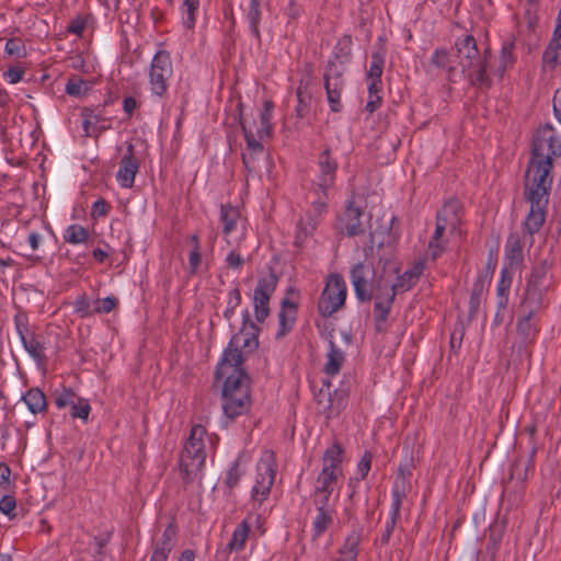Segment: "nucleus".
<instances>
[{
    "instance_id": "obj_44",
    "label": "nucleus",
    "mask_w": 561,
    "mask_h": 561,
    "mask_svg": "<svg viewBox=\"0 0 561 561\" xmlns=\"http://www.w3.org/2000/svg\"><path fill=\"white\" fill-rule=\"evenodd\" d=\"M339 500V493L333 497V493L328 492H312V503L316 506V510L321 511H334L335 504Z\"/></svg>"
},
{
    "instance_id": "obj_34",
    "label": "nucleus",
    "mask_w": 561,
    "mask_h": 561,
    "mask_svg": "<svg viewBox=\"0 0 561 561\" xmlns=\"http://www.w3.org/2000/svg\"><path fill=\"white\" fill-rule=\"evenodd\" d=\"M405 496V478L398 477L391 489V506L389 512L390 516L400 518L401 505Z\"/></svg>"
},
{
    "instance_id": "obj_16",
    "label": "nucleus",
    "mask_w": 561,
    "mask_h": 561,
    "mask_svg": "<svg viewBox=\"0 0 561 561\" xmlns=\"http://www.w3.org/2000/svg\"><path fill=\"white\" fill-rule=\"evenodd\" d=\"M139 171V160L135 156V147L128 142L126 152L119 161L116 173V181L123 188H131L135 183L136 174Z\"/></svg>"
},
{
    "instance_id": "obj_24",
    "label": "nucleus",
    "mask_w": 561,
    "mask_h": 561,
    "mask_svg": "<svg viewBox=\"0 0 561 561\" xmlns=\"http://www.w3.org/2000/svg\"><path fill=\"white\" fill-rule=\"evenodd\" d=\"M257 330L259 329L254 325V323H252L250 321H245L243 323V327L240 330V332L232 336L227 348L231 347V348H236V350L240 351L238 348V346L240 344L242 345V347H245L249 350L255 348L259 344L257 337H256Z\"/></svg>"
},
{
    "instance_id": "obj_62",
    "label": "nucleus",
    "mask_w": 561,
    "mask_h": 561,
    "mask_svg": "<svg viewBox=\"0 0 561 561\" xmlns=\"http://www.w3.org/2000/svg\"><path fill=\"white\" fill-rule=\"evenodd\" d=\"M201 264H202L201 248L196 249V247H193L188 253V272H190V274H192V275L196 274Z\"/></svg>"
},
{
    "instance_id": "obj_41",
    "label": "nucleus",
    "mask_w": 561,
    "mask_h": 561,
    "mask_svg": "<svg viewBox=\"0 0 561 561\" xmlns=\"http://www.w3.org/2000/svg\"><path fill=\"white\" fill-rule=\"evenodd\" d=\"M62 238L66 243L81 244L89 239V231L81 225L72 224L65 229Z\"/></svg>"
},
{
    "instance_id": "obj_6",
    "label": "nucleus",
    "mask_w": 561,
    "mask_h": 561,
    "mask_svg": "<svg viewBox=\"0 0 561 561\" xmlns=\"http://www.w3.org/2000/svg\"><path fill=\"white\" fill-rule=\"evenodd\" d=\"M172 75L173 66L170 53L164 49L158 50L148 70L149 91L154 101L161 102L167 98Z\"/></svg>"
},
{
    "instance_id": "obj_63",
    "label": "nucleus",
    "mask_w": 561,
    "mask_h": 561,
    "mask_svg": "<svg viewBox=\"0 0 561 561\" xmlns=\"http://www.w3.org/2000/svg\"><path fill=\"white\" fill-rule=\"evenodd\" d=\"M111 209V206L110 204L103 199V198H99L96 199L93 204H92V207H91V216L93 218H100V217H104L107 215V213L110 211Z\"/></svg>"
},
{
    "instance_id": "obj_50",
    "label": "nucleus",
    "mask_w": 561,
    "mask_h": 561,
    "mask_svg": "<svg viewBox=\"0 0 561 561\" xmlns=\"http://www.w3.org/2000/svg\"><path fill=\"white\" fill-rule=\"evenodd\" d=\"M548 274V265L547 262H542L540 265L536 266L530 277L527 282L528 286L539 287L541 289H547L546 278Z\"/></svg>"
},
{
    "instance_id": "obj_40",
    "label": "nucleus",
    "mask_w": 561,
    "mask_h": 561,
    "mask_svg": "<svg viewBox=\"0 0 561 561\" xmlns=\"http://www.w3.org/2000/svg\"><path fill=\"white\" fill-rule=\"evenodd\" d=\"M489 286H490L489 283L483 282L480 278H476L473 286H472L470 301H469L470 317H473L479 311L481 302H482V297H483L484 293L488 290Z\"/></svg>"
},
{
    "instance_id": "obj_10",
    "label": "nucleus",
    "mask_w": 561,
    "mask_h": 561,
    "mask_svg": "<svg viewBox=\"0 0 561 561\" xmlns=\"http://www.w3.org/2000/svg\"><path fill=\"white\" fill-rule=\"evenodd\" d=\"M264 520L261 514L249 513L241 523H239L231 534V538L227 543L228 552H241L245 548L249 539L255 537V533L263 535Z\"/></svg>"
},
{
    "instance_id": "obj_15",
    "label": "nucleus",
    "mask_w": 561,
    "mask_h": 561,
    "mask_svg": "<svg viewBox=\"0 0 561 561\" xmlns=\"http://www.w3.org/2000/svg\"><path fill=\"white\" fill-rule=\"evenodd\" d=\"M318 175L313 182V186L320 191H329L335 183L336 172L339 163L336 159L332 157L330 148L322 150L317 160Z\"/></svg>"
},
{
    "instance_id": "obj_19",
    "label": "nucleus",
    "mask_w": 561,
    "mask_h": 561,
    "mask_svg": "<svg viewBox=\"0 0 561 561\" xmlns=\"http://www.w3.org/2000/svg\"><path fill=\"white\" fill-rule=\"evenodd\" d=\"M436 221L448 229L449 234H455L459 230L461 222V205L458 199L447 201L437 211Z\"/></svg>"
},
{
    "instance_id": "obj_54",
    "label": "nucleus",
    "mask_w": 561,
    "mask_h": 561,
    "mask_svg": "<svg viewBox=\"0 0 561 561\" xmlns=\"http://www.w3.org/2000/svg\"><path fill=\"white\" fill-rule=\"evenodd\" d=\"M4 51L9 56H13L15 58H23L26 56V47L22 39L20 38H10L7 41L4 46Z\"/></svg>"
},
{
    "instance_id": "obj_26",
    "label": "nucleus",
    "mask_w": 561,
    "mask_h": 561,
    "mask_svg": "<svg viewBox=\"0 0 561 561\" xmlns=\"http://www.w3.org/2000/svg\"><path fill=\"white\" fill-rule=\"evenodd\" d=\"M547 289L526 285L520 302V312L538 313L545 306L543 296Z\"/></svg>"
},
{
    "instance_id": "obj_33",
    "label": "nucleus",
    "mask_w": 561,
    "mask_h": 561,
    "mask_svg": "<svg viewBox=\"0 0 561 561\" xmlns=\"http://www.w3.org/2000/svg\"><path fill=\"white\" fill-rule=\"evenodd\" d=\"M344 360V353L334 344L333 341H330L327 362L324 364V373L331 377L337 375Z\"/></svg>"
},
{
    "instance_id": "obj_52",
    "label": "nucleus",
    "mask_w": 561,
    "mask_h": 561,
    "mask_svg": "<svg viewBox=\"0 0 561 561\" xmlns=\"http://www.w3.org/2000/svg\"><path fill=\"white\" fill-rule=\"evenodd\" d=\"M78 398L71 388H62L59 392H56L55 403L58 409L70 408Z\"/></svg>"
},
{
    "instance_id": "obj_31",
    "label": "nucleus",
    "mask_w": 561,
    "mask_h": 561,
    "mask_svg": "<svg viewBox=\"0 0 561 561\" xmlns=\"http://www.w3.org/2000/svg\"><path fill=\"white\" fill-rule=\"evenodd\" d=\"M344 449L339 443L332 444L322 456V468L331 469L335 473L343 474L341 463L343 461Z\"/></svg>"
},
{
    "instance_id": "obj_51",
    "label": "nucleus",
    "mask_w": 561,
    "mask_h": 561,
    "mask_svg": "<svg viewBox=\"0 0 561 561\" xmlns=\"http://www.w3.org/2000/svg\"><path fill=\"white\" fill-rule=\"evenodd\" d=\"M91 412L90 403L87 399L78 398L76 402L70 407V415L73 419H80L87 422Z\"/></svg>"
},
{
    "instance_id": "obj_56",
    "label": "nucleus",
    "mask_w": 561,
    "mask_h": 561,
    "mask_svg": "<svg viewBox=\"0 0 561 561\" xmlns=\"http://www.w3.org/2000/svg\"><path fill=\"white\" fill-rule=\"evenodd\" d=\"M346 407V394L343 392L334 391V394L329 399L328 413L329 415H337Z\"/></svg>"
},
{
    "instance_id": "obj_20",
    "label": "nucleus",
    "mask_w": 561,
    "mask_h": 561,
    "mask_svg": "<svg viewBox=\"0 0 561 561\" xmlns=\"http://www.w3.org/2000/svg\"><path fill=\"white\" fill-rule=\"evenodd\" d=\"M241 214L238 207L222 204L219 211V220L222 224V233L228 245H232V233L238 230Z\"/></svg>"
},
{
    "instance_id": "obj_13",
    "label": "nucleus",
    "mask_w": 561,
    "mask_h": 561,
    "mask_svg": "<svg viewBox=\"0 0 561 561\" xmlns=\"http://www.w3.org/2000/svg\"><path fill=\"white\" fill-rule=\"evenodd\" d=\"M363 216V208L356 206L354 201H350L344 211L337 217L335 228L340 233L347 237L363 234L365 232V225L362 220Z\"/></svg>"
},
{
    "instance_id": "obj_42",
    "label": "nucleus",
    "mask_w": 561,
    "mask_h": 561,
    "mask_svg": "<svg viewBox=\"0 0 561 561\" xmlns=\"http://www.w3.org/2000/svg\"><path fill=\"white\" fill-rule=\"evenodd\" d=\"M245 232L242 230L238 240L233 241L232 249L226 255L225 263L227 267L232 270H239L244 264V257L240 253V242L244 239Z\"/></svg>"
},
{
    "instance_id": "obj_39",
    "label": "nucleus",
    "mask_w": 561,
    "mask_h": 561,
    "mask_svg": "<svg viewBox=\"0 0 561 561\" xmlns=\"http://www.w3.org/2000/svg\"><path fill=\"white\" fill-rule=\"evenodd\" d=\"M512 275L507 268L501 270V278L496 285V300L500 308H506L508 302V293L512 285Z\"/></svg>"
},
{
    "instance_id": "obj_35",
    "label": "nucleus",
    "mask_w": 561,
    "mask_h": 561,
    "mask_svg": "<svg viewBox=\"0 0 561 561\" xmlns=\"http://www.w3.org/2000/svg\"><path fill=\"white\" fill-rule=\"evenodd\" d=\"M318 224L319 220L316 217H311V215H307L306 218L300 219L297 224L295 244L302 247L313 234Z\"/></svg>"
},
{
    "instance_id": "obj_48",
    "label": "nucleus",
    "mask_w": 561,
    "mask_h": 561,
    "mask_svg": "<svg viewBox=\"0 0 561 561\" xmlns=\"http://www.w3.org/2000/svg\"><path fill=\"white\" fill-rule=\"evenodd\" d=\"M514 48H515V44L512 41H506L502 45L501 54H500V69H499L501 76L507 68L512 67L515 61Z\"/></svg>"
},
{
    "instance_id": "obj_29",
    "label": "nucleus",
    "mask_w": 561,
    "mask_h": 561,
    "mask_svg": "<svg viewBox=\"0 0 561 561\" xmlns=\"http://www.w3.org/2000/svg\"><path fill=\"white\" fill-rule=\"evenodd\" d=\"M21 400L25 403L28 411L36 415L47 410V400L45 393L39 388L28 389Z\"/></svg>"
},
{
    "instance_id": "obj_45",
    "label": "nucleus",
    "mask_w": 561,
    "mask_h": 561,
    "mask_svg": "<svg viewBox=\"0 0 561 561\" xmlns=\"http://www.w3.org/2000/svg\"><path fill=\"white\" fill-rule=\"evenodd\" d=\"M82 128L88 137L98 136L101 130L96 128V124L101 122V116L93 110L84 108L82 111Z\"/></svg>"
},
{
    "instance_id": "obj_3",
    "label": "nucleus",
    "mask_w": 561,
    "mask_h": 561,
    "mask_svg": "<svg viewBox=\"0 0 561 561\" xmlns=\"http://www.w3.org/2000/svg\"><path fill=\"white\" fill-rule=\"evenodd\" d=\"M241 351L226 348L217 365L216 379L222 380V411L227 419L234 420L245 414L251 407L250 378L241 367Z\"/></svg>"
},
{
    "instance_id": "obj_30",
    "label": "nucleus",
    "mask_w": 561,
    "mask_h": 561,
    "mask_svg": "<svg viewBox=\"0 0 561 561\" xmlns=\"http://www.w3.org/2000/svg\"><path fill=\"white\" fill-rule=\"evenodd\" d=\"M273 108V102L270 100H265L263 103V107L260 111V122L259 124L254 122V133L260 139H264L265 137H268L272 134L273 125L271 121Z\"/></svg>"
},
{
    "instance_id": "obj_23",
    "label": "nucleus",
    "mask_w": 561,
    "mask_h": 561,
    "mask_svg": "<svg viewBox=\"0 0 561 561\" xmlns=\"http://www.w3.org/2000/svg\"><path fill=\"white\" fill-rule=\"evenodd\" d=\"M516 331L524 343L533 342L539 332V319L537 314L520 312L516 322Z\"/></svg>"
},
{
    "instance_id": "obj_22",
    "label": "nucleus",
    "mask_w": 561,
    "mask_h": 561,
    "mask_svg": "<svg viewBox=\"0 0 561 561\" xmlns=\"http://www.w3.org/2000/svg\"><path fill=\"white\" fill-rule=\"evenodd\" d=\"M176 543V528L169 524L163 530L161 537L156 541L151 559L158 561H168L170 552Z\"/></svg>"
},
{
    "instance_id": "obj_7",
    "label": "nucleus",
    "mask_w": 561,
    "mask_h": 561,
    "mask_svg": "<svg viewBox=\"0 0 561 561\" xmlns=\"http://www.w3.org/2000/svg\"><path fill=\"white\" fill-rule=\"evenodd\" d=\"M14 328L26 353L37 365H44L47 360L46 352L49 340L43 333L30 330L28 318L24 312H18L13 319Z\"/></svg>"
},
{
    "instance_id": "obj_27",
    "label": "nucleus",
    "mask_w": 561,
    "mask_h": 561,
    "mask_svg": "<svg viewBox=\"0 0 561 561\" xmlns=\"http://www.w3.org/2000/svg\"><path fill=\"white\" fill-rule=\"evenodd\" d=\"M362 541V533L353 529L345 538L343 545L339 549V561H356L358 556V546Z\"/></svg>"
},
{
    "instance_id": "obj_61",
    "label": "nucleus",
    "mask_w": 561,
    "mask_h": 561,
    "mask_svg": "<svg viewBox=\"0 0 561 561\" xmlns=\"http://www.w3.org/2000/svg\"><path fill=\"white\" fill-rule=\"evenodd\" d=\"M371 458V454L369 451H365L362 459L357 463V478H359L360 480H364L367 477L368 472L370 471Z\"/></svg>"
},
{
    "instance_id": "obj_25",
    "label": "nucleus",
    "mask_w": 561,
    "mask_h": 561,
    "mask_svg": "<svg viewBox=\"0 0 561 561\" xmlns=\"http://www.w3.org/2000/svg\"><path fill=\"white\" fill-rule=\"evenodd\" d=\"M297 318V304L288 299H284L282 308L278 313L279 328L276 332V337H283L291 331Z\"/></svg>"
},
{
    "instance_id": "obj_32",
    "label": "nucleus",
    "mask_w": 561,
    "mask_h": 561,
    "mask_svg": "<svg viewBox=\"0 0 561 561\" xmlns=\"http://www.w3.org/2000/svg\"><path fill=\"white\" fill-rule=\"evenodd\" d=\"M316 511L317 513L311 524V538L313 541L320 538L331 527L335 515L334 511Z\"/></svg>"
},
{
    "instance_id": "obj_21",
    "label": "nucleus",
    "mask_w": 561,
    "mask_h": 561,
    "mask_svg": "<svg viewBox=\"0 0 561 561\" xmlns=\"http://www.w3.org/2000/svg\"><path fill=\"white\" fill-rule=\"evenodd\" d=\"M533 468L531 459L527 461L518 460L511 468L510 481L505 486V492L510 493L511 490L520 496L525 489V483L528 479V471Z\"/></svg>"
},
{
    "instance_id": "obj_53",
    "label": "nucleus",
    "mask_w": 561,
    "mask_h": 561,
    "mask_svg": "<svg viewBox=\"0 0 561 561\" xmlns=\"http://www.w3.org/2000/svg\"><path fill=\"white\" fill-rule=\"evenodd\" d=\"M65 91L70 96L81 98L87 92V82L80 78L72 77L66 83Z\"/></svg>"
},
{
    "instance_id": "obj_28",
    "label": "nucleus",
    "mask_w": 561,
    "mask_h": 561,
    "mask_svg": "<svg viewBox=\"0 0 561 561\" xmlns=\"http://www.w3.org/2000/svg\"><path fill=\"white\" fill-rule=\"evenodd\" d=\"M448 229L436 221L434 233L428 242V254L432 260H437L447 249Z\"/></svg>"
},
{
    "instance_id": "obj_49",
    "label": "nucleus",
    "mask_w": 561,
    "mask_h": 561,
    "mask_svg": "<svg viewBox=\"0 0 561 561\" xmlns=\"http://www.w3.org/2000/svg\"><path fill=\"white\" fill-rule=\"evenodd\" d=\"M243 472L240 469L239 460L236 459L228 468L225 474L224 484L230 493L240 482Z\"/></svg>"
},
{
    "instance_id": "obj_12",
    "label": "nucleus",
    "mask_w": 561,
    "mask_h": 561,
    "mask_svg": "<svg viewBox=\"0 0 561 561\" xmlns=\"http://www.w3.org/2000/svg\"><path fill=\"white\" fill-rule=\"evenodd\" d=\"M343 68L329 60L324 71V89L330 110L339 113L342 110L341 95L344 89Z\"/></svg>"
},
{
    "instance_id": "obj_9",
    "label": "nucleus",
    "mask_w": 561,
    "mask_h": 561,
    "mask_svg": "<svg viewBox=\"0 0 561 561\" xmlns=\"http://www.w3.org/2000/svg\"><path fill=\"white\" fill-rule=\"evenodd\" d=\"M347 286L342 275H328L325 286L318 300V311L323 318L332 317L345 304Z\"/></svg>"
},
{
    "instance_id": "obj_57",
    "label": "nucleus",
    "mask_w": 561,
    "mask_h": 561,
    "mask_svg": "<svg viewBox=\"0 0 561 561\" xmlns=\"http://www.w3.org/2000/svg\"><path fill=\"white\" fill-rule=\"evenodd\" d=\"M117 298L108 296L102 299H96L93 302V311L94 313H110L117 307Z\"/></svg>"
},
{
    "instance_id": "obj_18",
    "label": "nucleus",
    "mask_w": 561,
    "mask_h": 561,
    "mask_svg": "<svg viewBox=\"0 0 561 561\" xmlns=\"http://www.w3.org/2000/svg\"><path fill=\"white\" fill-rule=\"evenodd\" d=\"M241 128L244 134L245 142H247V152L242 153V161L244 167L249 171L254 170V154L263 152V145L261 142L262 139H260L256 134L254 133L252 126L248 124L245 118L242 116L239 121Z\"/></svg>"
},
{
    "instance_id": "obj_1",
    "label": "nucleus",
    "mask_w": 561,
    "mask_h": 561,
    "mask_svg": "<svg viewBox=\"0 0 561 561\" xmlns=\"http://www.w3.org/2000/svg\"><path fill=\"white\" fill-rule=\"evenodd\" d=\"M561 156V141L552 125L540 126L533 140L531 159L525 174L524 195L529 210L524 228L529 239L538 233L547 219L549 195L552 185L553 159Z\"/></svg>"
},
{
    "instance_id": "obj_58",
    "label": "nucleus",
    "mask_w": 561,
    "mask_h": 561,
    "mask_svg": "<svg viewBox=\"0 0 561 561\" xmlns=\"http://www.w3.org/2000/svg\"><path fill=\"white\" fill-rule=\"evenodd\" d=\"M16 500L13 495L5 494L0 499V512L5 515L10 520L16 518Z\"/></svg>"
},
{
    "instance_id": "obj_37",
    "label": "nucleus",
    "mask_w": 561,
    "mask_h": 561,
    "mask_svg": "<svg viewBox=\"0 0 561 561\" xmlns=\"http://www.w3.org/2000/svg\"><path fill=\"white\" fill-rule=\"evenodd\" d=\"M261 2L262 0H250L249 9L245 14L247 21L250 26V32L252 36L255 37L257 41H260L261 38V33L259 28L262 19Z\"/></svg>"
},
{
    "instance_id": "obj_43",
    "label": "nucleus",
    "mask_w": 561,
    "mask_h": 561,
    "mask_svg": "<svg viewBox=\"0 0 561 561\" xmlns=\"http://www.w3.org/2000/svg\"><path fill=\"white\" fill-rule=\"evenodd\" d=\"M199 8V0H183L182 1V19L183 25L187 30H193L196 23V13Z\"/></svg>"
},
{
    "instance_id": "obj_4",
    "label": "nucleus",
    "mask_w": 561,
    "mask_h": 561,
    "mask_svg": "<svg viewBox=\"0 0 561 561\" xmlns=\"http://www.w3.org/2000/svg\"><path fill=\"white\" fill-rule=\"evenodd\" d=\"M425 265L423 262H416L403 274L399 275L393 284H388L381 277L375 285L374 318L376 328L381 330V325L388 319L396 295L405 293L416 285L423 274Z\"/></svg>"
},
{
    "instance_id": "obj_47",
    "label": "nucleus",
    "mask_w": 561,
    "mask_h": 561,
    "mask_svg": "<svg viewBox=\"0 0 561 561\" xmlns=\"http://www.w3.org/2000/svg\"><path fill=\"white\" fill-rule=\"evenodd\" d=\"M313 194L317 196L311 203V217H316L319 220L323 214L328 211V191H320L313 186Z\"/></svg>"
},
{
    "instance_id": "obj_5",
    "label": "nucleus",
    "mask_w": 561,
    "mask_h": 561,
    "mask_svg": "<svg viewBox=\"0 0 561 561\" xmlns=\"http://www.w3.org/2000/svg\"><path fill=\"white\" fill-rule=\"evenodd\" d=\"M206 428L196 424L191 428L190 436L180 455L179 467L183 482L191 484L202 479V471L206 460L204 439Z\"/></svg>"
},
{
    "instance_id": "obj_59",
    "label": "nucleus",
    "mask_w": 561,
    "mask_h": 561,
    "mask_svg": "<svg viewBox=\"0 0 561 561\" xmlns=\"http://www.w3.org/2000/svg\"><path fill=\"white\" fill-rule=\"evenodd\" d=\"M75 312L81 318H88L94 314L93 307L85 295L78 296L73 302Z\"/></svg>"
},
{
    "instance_id": "obj_14",
    "label": "nucleus",
    "mask_w": 561,
    "mask_h": 561,
    "mask_svg": "<svg viewBox=\"0 0 561 561\" xmlns=\"http://www.w3.org/2000/svg\"><path fill=\"white\" fill-rule=\"evenodd\" d=\"M374 275V270L370 265L365 263H357L351 270V282L354 287L355 295L359 301H369L375 299V285H369V279Z\"/></svg>"
},
{
    "instance_id": "obj_60",
    "label": "nucleus",
    "mask_w": 561,
    "mask_h": 561,
    "mask_svg": "<svg viewBox=\"0 0 561 561\" xmlns=\"http://www.w3.org/2000/svg\"><path fill=\"white\" fill-rule=\"evenodd\" d=\"M311 99V94H302V96H297V105L295 107L297 117L304 118L309 114Z\"/></svg>"
},
{
    "instance_id": "obj_64",
    "label": "nucleus",
    "mask_w": 561,
    "mask_h": 561,
    "mask_svg": "<svg viewBox=\"0 0 561 561\" xmlns=\"http://www.w3.org/2000/svg\"><path fill=\"white\" fill-rule=\"evenodd\" d=\"M495 267H496V262L490 256L488 262H486L484 271L480 272L477 275V278H480L483 282H486V283L491 284V280L493 278V274L495 272Z\"/></svg>"
},
{
    "instance_id": "obj_38",
    "label": "nucleus",
    "mask_w": 561,
    "mask_h": 561,
    "mask_svg": "<svg viewBox=\"0 0 561 561\" xmlns=\"http://www.w3.org/2000/svg\"><path fill=\"white\" fill-rule=\"evenodd\" d=\"M353 39L351 35H343L336 43L333 49V61H339L341 65L346 64L352 57Z\"/></svg>"
},
{
    "instance_id": "obj_2",
    "label": "nucleus",
    "mask_w": 561,
    "mask_h": 561,
    "mask_svg": "<svg viewBox=\"0 0 561 561\" xmlns=\"http://www.w3.org/2000/svg\"><path fill=\"white\" fill-rule=\"evenodd\" d=\"M490 56L489 49L482 54L479 51L472 35H466L456 41L455 50L451 53L436 49L431 61L436 67L445 69L453 81L467 75L473 87L490 88L492 84L488 72Z\"/></svg>"
},
{
    "instance_id": "obj_46",
    "label": "nucleus",
    "mask_w": 561,
    "mask_h": 561,
    "mask_svg": "<svg viewBox=\"0 0 561 561\" xmlns=\"http://www.w3.org/2000/svg\"><path fill=\"white\" fill-rule=\"evenodd\" d=\"M385 66V51L376 50L371 54V61L367 71L366 79L381 80Z\"/></svg>"
},
{
    "instance_id": "obj_11",
    "label": "nucleus",
    "mask_w": 561,
    "mask_h": 561,
    "mask_svg": "<svg viewBox=\"0 0 561 561\" xmlns=\"http://www.w3.org/2000/svg\"><path fill=\"white\" fill-rule=\"evenodd\" d=\"M278 278L274 273L261 277L253 290L252 302L254 317L257 322L263 323L270 313V300L276 290Z\"/></svg>"
},
{
    "instance_id": "obj_36",
    "label": "nucleus",
    "mask_w": 561,
    "mask_h": 561,
    "mask_svg": "<svg viewBox=\"0 0 561 561\" xmlns=\"http://www.w3.org/2000/svg\"><path fill=\"white\" fill-rule=\"evenodd\" d=\"M342 476L343 474L335 473V471L331 469L322 468L314 481L313 491L333 493L337 480Z\"/></svg>"
},
{
    "instance_id": "obj_8",
    "label": "nucleus",
    "mask_w": 561,
    "mask_h": 561,
    "mask_svg": "<svg viewBox=\"0 0 561 561\" xmlns=\"http://www.w3.org/2000/svg\"><path fill=\"white\" fill-rule=\"evenodd\" d=\"M276 477L274 454L265 451L256 465L254 483L250 493L253 507H261L268 499Z\"/></svg>"
},
{
    "instance_id": "obj_17",
    "label": "nucleus",
    "mask_w": 561,
    "mask_h": 561,
    "mask_svg": "<svg viewBox=\"0 0 561 561\" xmlns=\"http://www.w3.org/2000/svg\"><path fill=\"white\" fill-rule=\"evenodd\" d=\"M523 236L518 232H511L506 239L504 245V255L505 259L510 261L511 264H520L524 261L523 248L527 244L529 248L534 245L535 234H531V239L527 231L524 228V221L522 222Z\"/></svg>"
},
{
    "instance_id": "obj_55",
    "label": "nucleus",
    "mask_w": 561,
    "mask_h": 561,
    "mask_svg": "<svg viewBox=\"0 0 561 561\" xmlns=\"http://www.w3.org/2000/svg\"><path fill=\"white\" fill-rule=\"evenodd\" d=\"M241 304V293L239 288H233L228 294V300H227V307L224 311V317L227 320H230L233 314L237 307H239Z\"/></svg>"
}]
</instances>
